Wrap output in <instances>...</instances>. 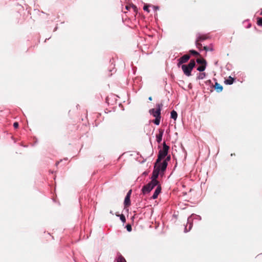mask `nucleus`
Here are the masks:
<instances>
[{"label": "nucleus", "instance_id": "nucleus-1", "mask_svg": "<svg viewBox=\"0 0 262 262\" xmlns=\"http://www.w3.org/2000/svg\"><path fill=\"white\" fill-rule=\"evenodd\" d=\"M163 105L162 103L157 104L156 110L155 108H152L149 110L150 114L152 115L153 116L156 118V119L153 121V122L157 125H159L160 122L161 111Z\"/></svg>", "mask_w": 262, "mask_h": 262}, {"label": "nucleus", "instance_id": "nucleus-2", "mask_svg": "<svg viewBox=\"0 0 262 262\" xmlns=\"http://www.w3.org/2000/svg\"><path fill=\"white\" fill-rule=\"evenodd\" d=\"M195 66V62L194 60L191 59L188 64H182L181 68L186 76H190L191 75V71Z\"/></svg>", "mask_w": 262, "mask_h": 262}, {"label": "nucleus", "instance_id": "nucleus-3", "mask_svg": "<svg viewBox=\"0 0 262 262\" xmlns=\"http://www.w3.org/2000/svg\"><path fill=\"white\" fill-rule=\"evenodd\" d=\"M169 149V147L167 146L165 144V143H164L162 149L160 150V151H159L158 158L155 163L160 164L159 163L161 162V161L163 159L165 158V157L167 155Z\"/></svg>", "mask_w": 262, "mask_h": 262}, {"label": "nucleus", "instance_id": "nucleus-4", "mask_svg": "<svg viewBox=\"0 0 262 262\" xmlns=\"http://www.w3.org/2000/svg\"><path fill=\"white\" fill-rule=\"evenodd\" d=\"M160 171V164H158L155 163L154 166V169L152 171V177H151V181L152 182H155L156 183L159 184V181L157 180L159 174V172Z\"/></svg>", "mask_w": 262, "mask_h": 262}, {"label": "nucleus", "instance_id": "nucleus-5", "mask_svg": "<svg viewBox=\"0 0 262 262\" xmlns=\"http://www.w3.org/2000/svg\"><path fill=\"white\" fill-rule=\"evenodd\" d=\"M158 184L156 183L155 182L150 181L147 184L144 185L142 191L143 194L149 193L155 186H157Z\"/></svg>", "mask_w": 262, "mask_h": 262}, {"label": "nucleus", "instance_id": "nucleus-6", "mask_svg": "<svg viewBox=\"0 0 262 262\" xmlns=\"http://www.w3.org/2000/svg\"><path fill=\"white\" fill-rule=\"evenodd\" d=\"M190 58V56L188 54H185L180 57L179 59V62L178 63V66L179 67H180L181 65H182L183 63L187 62Z\"/></svg>", "mask_w": 262, "mask_h": 262}, {"label": "nucleus", "instance_id": "nucleus-7", "mask_svg": "<svg viewBox=\"0 0 262 262\" xmlns=\"http://www.w3.org/2000/svg\"><path fill=\"white\" fill-rule=\"evenodd\" d=\"M161 191V187L160 185H158L157 187L151 197L152 199H156L158 198V195L160 194Z\"/></svg>", "mask_w": 262, "mask_h": 262}, {"label": "nucleus", "instance_id": "nucleus-8", "mask_svg": "<svg viewBox=\"0 0 262 262\" xmlns=\"http://www.w3.org/2000/svg\"><path fill=\"white\" fill-rule=\"evenodd\" d=\"M209 38V36L207 34L201 35L199 34L197 37L198 41H203Z\"/></svg>", "mask_w": 262, "mask_h": 262}, {"label": "nucleus", "instance_id": "nucleus-9", "mask_svg": "<svg viewBox=\"0 0 262 262\" xmlns=\"http://www.w3.org/2000/svg\"><path fill=\"white\" fill-rule=\"evenodd\" d=\"M163 133L164 130L163 129H159V133L156 136V140L159 143L162 141Z\"/></svg>", "mask_w": 262, "mask_h": 262}, {"label": "nucleus", "instance_id": "nucleus-10", "mask_svg": "<svg viewBox=\"0 0 262 262\" xmlns=\"http://www.w3.org/2000/svg\"><path fill=\"white\" fill-rule=\"evenodd\" d=\"M214 87L217 92H221L223 90V86L217 82H215Z\"/></svg>", "mask_w": 262, "mask_h": 262}, {"label": "nucleus", "instance_id": "nucleus-11", "mask_svg": "<svg viewBox=\"0 0 262 262\" xmlns=\"http://www.w3.org/2000/svg\"><path fill=\"white\" fill-rule=\"evenodd\" d=\"M124 205L125 207H127L130 205V198H128V196H125Z\"/></svg>", "mask_w": 262, "mask_h": 262}, {"label": "nucleus", "instance_id": "nucleus-12", "mask_svg": "<svg viewBox=\"0 0 262 262\" xmlns=\"http://www.w3.org/2000/svg\"><path fill=\"white\" fill-rule=\"evenodd\" d=\"M167 166V163L166 161H163V163L161 164V166L160 165V170L161 171H164L166 167Z\"/></svg>", "mask_w": 262, "mask_h": 262}, {"label": "nucleus", "instance_id": "nucleus-13", "mask_svg": "<svg viewBox=\"0 0 262 262\" xmlns=\"http://www.w3.org/2000/svg\"><path fill=\"white\" fill-rule=\"evenodd\" d=\"M196 61L199 64H207V62H206V60H205L204 58H198L196 59Z\"/></svg>", "mask_w": 262, "mask_h": 262}, {"label": "nucleus", "instance_id": "nucleus-14", "mask_svg": "<svg viewBox=\"0 0 262 262\" xmlns=\"http://www.w3.org/2000/svg\"><path fill=\"white\" fill-rule=\"evenodd\" d=\"M178 114L176 111L173 110L171 112L170 117L171 118L176 120L177 118Z\"/></svg>", "mask_w": 262, "mask_h": 262}, {"label": "nucleus", "instance_id": "nucleus-15", "mask_svg": "<svg viewBox=\"0 0 262 262\" xmlns=\"http://www.w3.org/2000/svg\"><path fill=\"white\" fill-rule=\"evenodd\" d=\"M206 67V64H201V66H200L198 67L197 70L200 72H203L204 71Z\"/></svg>", "mask_w": 262, "mask_h": 262}, {"label": "nucleus", "instance_id": "nucleus-16", "mask_svg": "<svg viewBox=\"0 0 262 262\" xmlns=\"http://www.w3.org/2000/svg\"><path fill=\"white\" fill-rule=\"evenodd\" d=\"M117 262H126V261L121 255L119 254L117 259Z\"/></svg>", "mask_w": 262, "mask_h": 262}, {"label": "nucleus", "instance_id": "nucleus-17", "mask_svg": "<svg viewBox=\"0 0 262 262\" xmlns=\"http://www.w3.org/2000/svg\"><path fill=\"white\" fill-rule=\"evenodd\" d=\"M189 53L194 56H200V54H199V53H198V52H196V51L193 50H190Z\"/></svg>", "mask_w": 262, "mask_h": 262}, {"label": "nucleus", "instance_id": "nucleus-18", "mask_svg": "<svg viewBox=\"0 0 262 262\" xmlns=\"http://www.w3.org/2000/svg\"><path fill=\"white\" fill-rule=\"evenodd\" d=\"M205 77V73H199V75L198 77L199 79H203Z\"/></svg>", "mask_w": 262, "mask_h": 262}, {"label": "nucleus", "instance_id": "nucleus-19", "mask_svg": "<svg viewBox=\"0 0 262 262\" xmlns=\"http://www.w3.org/2000/svg\"><path fill=\"white\" fill-rule=\"evenodd\" d=\"M116 215L120 216V219L122 221V222H123V223L125 222V221H126L125 217L123 214H122L121 215L116 214Z\"/></svg>", "mask_w": 262, "mask_h": 262}, {"label": "nucleus", "instance_id": "nucleus-20", "mask_svg": "<svg viewBox=\"0 0 262 262\" xmlns=\"http://www.w3.org/2000/svg\"><path fill=\"white\" fill-rule=\"evenodd\" d=\"M200 42L201 41H198V40L196 39L195 45H196V47L199 49L202 47V45L200 43Z\"/></svg>", "mask_w": 262, "mask_h": 262}, {"label": "nucleus", "instance_id": "nucleus-21", "mask_svg": "<svg viewBox=\"0 0 262 262\" xmlns=\"http://www.w3.org/2000/svg\"><path fill=\"white\" fill-rule=\"evenodd\" d=\"M257 24L259 26H262V17H258Z\"/></svg>", "mask_w": 262, "mask_h": 262}, {"label": "nucleus", "instance_id": "nucleus-22", "mask_svg": "<svg viewBox=\"0 0 262 262\" xmlns=\"http://www.w3.org/2000/svg\"><path fill=\"white\" fill-rule=\"evenodd\" d=\"M203 49L204 50H205L206 51H212V48H210V47H207V46H204L203 47Z\"/></svg>", "mask_w": 262, "mask_h": 262}, {"label": "nucleus", "instance_id": "nucleus-23", "mask_svg": "<svg viewBox=\"0 0 262 262\" xmlns=\"http://www.w3.org/2000/svg\"><path fill=\"white\" fill-rule=\"evenodd\" d=\"M131 7H132V9H132L134 11V12L136 13L137 11V7L135 5H132Z\"/></svg>", "mask_w": 262, "mask_h": 262}, {"label": "nucleus", "instance_id": "nucleus-24", "mask_svg": "<svg viewBox=\"0 0 262 262\" xmlns=\"http://www.w3.org/2000/svg\"><path fill=\"white\" fill-rule=\"evenodd\" d=\"M143 10L144 11H147V12H149V10L148 9V6L146 5H145L143 7Z\"/></svg>", "mask_w": 262, "mask_h": 262}, {"label": "nucleus", "instance_id": "nucleus-25", "mask_svg": "<svg viewBox=\"0 0 262 262\" xmlns=\"http://www.w3.org/2000/svg\"><path fill=\"white\" fill-rule=\"evenodd\" d=\"M126 229H127V231H131V230H132V227H131V225H129V224H128V225H127L126 226Z\"/></svg>", "mask_w": 262, "mask_h": 262}, {"label": "nucleus", "instance_id": "nucleus-26", "mask_svg": "<svg viewBox=\"0 0 262 262\" xmlns=\"http://www.w3.org/2000/svg\"><path fill=\"white\" fill-rule=\"evenodd\" d=\"M13 126L15 128H17L18 127V123L15 122L13 123Z\"/></svg>", "mask_w": 262, "mask_h": 262}, {"label": "nucleus", "instance_id": "nucleus-27", "mask_svg": "<svg viewBox=\"0 0 262 262\" xmlns=\"http://www.w3.org/2000/svg\"><path fill=\"white\" fill-rule=\"evenodd\" d=\"M132 5H126L125 6V9L127 10H129L132 9V7H131Z\"/></svg>", "mask_w": 262, "mask_h": 262}, {"label": "nucleus", "instance_id": "nucleus-28", "mask_svg": "<svg viewBox=\"0 0 262 262\" xmlns=\"http://www.w3.org/2000/svg\"><path fill=\"white\" fill-rule=\"evenodd\" d=\"M132 193V190H129L128 192H127L126 196H128V198H130V195Z\"/></svg>", "mask_w": 262, "mask_h": 262}, {"label": "nucleus", "instance_id": "nucleus-29", "mask_svg": "<svg viewBox=\"0 0 262 262\" xmlns=\"http://www.w3.org/2000/svg\"><path fill=\"white\" fill-rule=\"evenodd\" d=\"M170 160V156H169L166 157V159L164 161H166L167 162V161H169Z\"/></svg>", "mask_w": 262, "mask_h": 262}, {"label": "nucleus", "instance_id": "nucleus-30", "mask_svg": "<svg viewBox=\"0 0 262 262\" xmlns=\"http://www.w3.org/2000/svg\"><path fill=\"white\" fill-rule=\"evenodd\" d=\"M234 79L230 76V85L234 82Z\"/></svg>", "mask_w": 262, "mask_h": 262}, {"label": "nucleus", "instance_id": "nucleus-31", "mask_svg": "<svg viewBox=\"0 0 262 262\" xmlns=\"http://www.w3.org/2000/svg\"><path fill=\"white\" fill-rule=\"evenodd\" d=\"M225 82L226 84H229V79H226L225 81Z\"/></svg>", "mask_w": 262, "mask_h": 262}, {"label": "nucleus", "instance_id": "nucleus-32", "mask_svg": "<svg viewBox=\"0 0 262 262\" xmlns=\"http://www.w3.org/2000/svg\"><path fill=\"white\" fill-rule=\"evenodd\" d=\"M152 97H151V96H150V97H149L148 98V100H149V101H151V100H152Z\"/></svg>", "mask_w": 262, "mask_h": 262}, {"label": "nucleus", "instance_id": "nucleus-33", "mask_svg": "<svg viewBox=\"0 0 262 262\" xmlns=\"http://www.w3.org/2000/svg\"><path fill=\"white\" fill-rule=\"evenodd\" d=\"M154 8H155V9L157 10L158 9V7H157V6H154Z\"/></svg>", "mask_w": 262, "mask_h": 262}, {"label": "nucleus", "instance_id": "nucleus-34", "mask_svg": "<svg viewBox=\"0 0 262 262\" xmlns=\"http://www.w3.org/2000/svg\"><path fill=\"white\" fill-rule=\"evenodd\" d=\"M260 15H262V9H261V12H260Z\"/></svg>", "mask_w": 262, "mask_h": 262}, {"label": "nucleus", "instance_id": "nucleus-35", "mask_svg": "<svg viewBox=\"0 0 262 262\" xmlns=\"http://www.w3.org/2000/svg\"><path fill=\"white\" fill-rule=\"evenodd\" d=\"M110 213L113 214V212L112 211H111Z\"/></svg>", "mask_w": 262, "mask_h": 262}]
</instances>
